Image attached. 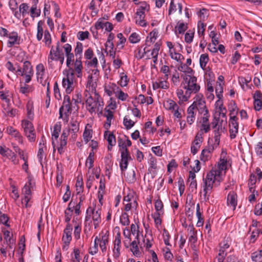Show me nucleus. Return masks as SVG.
Segmentation results:
<instances>
[{
  "instance_id": "nucleus-1",
  "label": "nucleus",
  "mask_w": 262,
  "mask_h": 262,
  "mask_svg": "<svg viewBox=\"0 0 262 262\" xmlns=\"http://www.w3.org/2000/svg\"><path fill=\"white\" fill-rule=\"evenodd\" d=\"M227 159H221L217 167L212 168L203 178L204 197L206 201L209 200L210 194L213 187H217L223 180V177L227 170Z\"/></svg>"
},
{
  "instance_id": "nucleus-2",
  "label": "nucleus",
  "mask_w": 262,
  "mask_h": 262,
  "mask_svg": "<svg viewBox=\"0 0 262 262\" xmlns=\"http://www.w3.org/2000/svg\"><path fill=\"white\" fill-rule=\"evenodd\" d=\"M74 68H73L71 66L69 68V72L67 73L66 77L62 79V84L63 87L66 89L67 94L71 93L74 89V73H75L77 77L81 78L82 76V70L83 66L81 61V57H76L74 62Z\"/></svg>"
},
{
  "instance_id": "nucleus-3",
  "label": "nucleus",
  "mask_w": 262,
  "mask_h": 262,
  "mask_svg": "<svg viewBox=\"0 0 262 262\" xmlns=\"http://www.w3.org/2000/svg\"><path fill=\"white\" fill-rule=\"evenodd\" d=\"M86 110L91 114L96 112L102 113L104 103L98 94L89 96L85 100Z\"/></svg>"
},
{
  "instance_id": "nucleus-4",
  "label": "nucleus",
  "mask_w": 262,
  "mask_h": 262,
  "mask_svg": "<svg viewBox=\"0 0 262 262\" xmlns=\"http://www.w3.org/2000/svg\"><path fill=\"white\" fill-rule=\"evenodd\" d=\"M183 88L186 90L187 94H195L200 89V86L197 83V78L193 74H182Z\"/></svg>"
},
{
  "instance_id": "nucleus-5",
  "label": "nucleus",
  "mask_w": 262,
  "mask_h": 262,
  "mask_svg": "<svg viewBox=\"0 0 262 262\" xmlns=\"http://www.w3.org/2000/svg\"><path fill=\"white\" fill-rule=\"evenodd\" d=\"M34 186V183L32 182L31 179L28 178V181L22 189L21 194L23 198L21 199L22 203H25L26 208L30 207L32 205L30 203L32 199L31 189H33Z\"/></svg>"
},
{
  "instance_id": "nucleus-6",
  "label": "nucleus",
  "mask_w": 262,
  "mask_h": 262,
  "mask_svg": "<svg viewBox=\"0 0 262 262\" xmlns=\"http://www.w3.org/2000/svg\"><path fill=\"white\" fill-rule=\"evenodd\" d=\"M74 104V103L71 101L70 96L68 95H65L62 105L59 108V118H61L63 114L66 117V121H68V117L72 112V108H75Z\"/></svg>"
},
{
  "instance_id": "nucleus-7",
  "label": "nucleus",
  "mask_w": 262,
  "mask_h": 262,
  "mask_svg": "<svg viewBox=\"0 0 262 262\" xmlns=\"http://www.w3.org/2000/svg\"><path fill=\"white\" fill-rule=\"evenodd\" d=\"M21 126L25 135L29 141L34 142L36 139V134L32 123L28 120H23L21 121Z\"/></svg>"
},
{
  "instance_id": "nucleus-8",
  "label": "nucleus",
  "mask_w": 262,
  "mask_h": 262,
  "mask_svg": "<svg viewBox=\"0 0 262 262\" xmlns=\"http://www.w3.org/2000/svg\"><path fill=\"white\" fill-rule=\"evenodd\" d=\"M190 106L192 107L193 109L195 111L197 110L201 114L204 113H206V114L208 112L206 107L205 99L203 95L201 94L196 95L195 97V100Z\"/></svg>"
},
{
  "instance_id": "nucleus-9",
  "label": "nucleus",
  "mask_w": 262,
  "mask_h": 262,
  "mask_svg": "<svg viewBox=\"0 0 262 262\" xmlns=\"http://www.w3.org/2000/svg\"><path fill=\"white\" fill-rule=\"evenodd\" d=\"M79 130V123L76 120H74L72 119L70 124H69L68 128L64 129L63 132H66L67 135H69L71 134V137L70 140L74 141L77 137V133Z\"/></svg>"
},
{
  "instance_id": "nucleus-10",
  "label": "nucleus",
  "mask_w": 262,
  "mask_h": 262,
  "mask_svg": "<svg viewBox=\"0 0 262 262\" xmlns=\"http://www.w3.org/2000/svg\"><path fill=\"white\" fill-rule=\"evenodd\" d=\"M64 55L62 50L60 47V43L58 41L56 47L54 48L53 46L51 47L49 55L48 57V62L50 66H51L54 60H57L58 58Z\"/></svg>"
},
{
  "instance_id": "nucleus-11",
  "label": "nucleus",
  "mask_w": 262,
  "mask_h": 262,
  "mask_svg": "<svg viewBox=\"0 0 262 262\" xmlns=\"http://www.w3.org/2000/svg\"><path fill=\"white\" fill-rule=\"evenodd\" d=\"M86 213L92 214V218L94 222L95 228H97L101 221L100 210L98 209L96 210L95 207H92L89 206L86 209Z\"/></svg>"
},
{
  "instance_id": "nucleus-12",
  "label": "nucleus",
  "mask_w": 262,
  "mask_h": 262,
  "mask_svg": "<svg viewBox=\"0 0 262 262\" xmlns=\"http://www.w3.org/2000/svg\"><path fill=\"white\" fill-rule=\"evenodd\" d=\"M63 48L64 49L67 58V66L68 68H70V66L73 64V62L74 61V55L72 53H71L72 46L69 43H66L63 46Z\"/></svg>"
},
{
  "instance_id": "nucleus-13",
  "label": "nucleus",
  "mask_w": 262,
  "mask_h": 262,
  "mask_svg": "<svg viewBox=\"0 0 262 262\" xmlns=\"http://www.w3.org/2000/svg\"><path fill=\"white\" fill-rule=\"evenodd\" d=\"M169 84L167 79L164 77H159L157 81L152 82V88L156 90L158 89L167 90L169 88Z\"/></svg>"
},
{
  "instance_id": "nucleus-14",
  "label": "nucleus",
  "mask_w": 262,
  "mask_h": 262,
  "mask_svg": "<svg viewBox=\"0 0 262 262\" xmlns=\"http://www.w3.org/2000/svg\"><path fill=\"white\" fill-rule=\"evenodd\" d=\"M7 37L9 39L7 43L8 48H12L20 43V37L16 32L13 31L9 33Z\"/></svg>"
},
{
  "instance_id": "nucleus-15",
  "label": "nucleus",
  "mask_w": 262,
  "mask_h": 262,
  "mask_svg": "<svg viewBox=\"0 0 262 262\" xmlns=\"http://www.w3.org/2000/svg\"><path fill=\"white\" fill-rule=\"evenodd\" d=\"M121 158L119 165L121 171H123L127 168L128 162L132 160V158L129 152H126V150L121 152Z\"/></svg>"
},
{
  "instance_id": "nucleus-16",
  "label": "nucleus",
  "mask_w": 262,
  "mask_h": 262,
  "mask_svg": "<svg viewBox=\"0 0 262 262\" xmlns=\"http://www.w3.org/2000/svg\"><path fill=\"white\" fill-rule=\"evenodd\" d=\"M36 76L37 81L42 85L45 86L47 81L44 80L45 74V68L42 63H40L36 66Z\"/></svg>"
},
{
  "instance_id": "nucleus-17",
  "label": "nucleus",
  "mask_w": 262,
  "mask_h": 262,
  "mask_svg": "<svg viewBox=\"0 0 262 262\" xmlns=\"http://www.w3.org/2000/svg\"><path fill=\"white\" fill-rule=\"evenodd\" d=\"M229 127L230 137L231 139H233L236 138L238 132V120L234 119L229 120Z\"/></svg>"
},
{
  "instance_id": "nucleus-18",
  "label": "nucleus",
  "mask_w": 262,
  "mask_h": 262,
  "mask_svg": "<svg viewBox=\"0 0 262 262\" xmlns=\"http://www.w3.org/2000/svg\"><path fill=\"white\" fill-rule=\"evenodd\" d=\"M73 228L71 225L67 224L66 228L63 231V235L62 236V241L63 243H70L72 239V231Z\"/></svg>"
},
{
  "instance_id": "nucleus-19",
  "label": "nucleus",
  "mask_w": 262,
  "mask_h": 262,
  "mask_svg": "<svg viewBox=\"0 0 262 262\" xmlns=\"http://www.w3.org/2000/svg\"><path fill=\"white\" fill-rule=\"evenodd\" d=\"M6 132L9 135L15 138L19 143H23V137L17 129L12 126H9L7 128Z\"/></svg>"
},
{
  "instance_id": "nucleus-20",
  "label": "nucleus",
  "mask_w": 262,
  "mask_h": 262,
  "mask_svg": "<svg viewBox=\"0 0 262 262\" xmlns=\"http://www.w3.org/2000/svg\"><path fill=\"white\" fill-rule=\"evenodd\" d=\"M223 121L222 120L220 122V125L217 127L216 128H214V139L215 142L217 144H220V137L222 133L224 132L225 128L222 126V123Z\"/></svg>"
},
{
  "instance_id": "nucleus-21",
  "label": "nucleus",
  "mask_w": 262,
  "mask_h": 262,
  "mask_svg": "<svg viewBox=\"0 0 262 262\" xmlns=\"http://www.w3.org/2000/svg\"><path fill=\"white\" fill-rule=\"evenodd\" d=\"M187 230L189 232L188 241L189 242L194 244L197 241L196 231L192 224L189 225Z\"/></svg>"
},
{
  "instance_id": "nucleus-22",
  "label": "nucleus",
  "mask_w": 262,
  "mask_h": 262,
  "mask_svg": "<svg viewBox=\"0 0 262 262\" xmlns=\"http://www.w3.org/2000/svg\"><path fill=\"white\" fill-rule=\"evenodd\" d=\"M227 204L235 208L237 205V195L234 191H230L227 196Z\"/></svg>"
},
{
  "instance_id": "nucleus-23",
  "label": "nucleus",
  "mask_w": 262,
  "mask_h": 262,
  "mask_svg": "<svg viewBox=\"0 0 262 262\" xmlns=\"http://www.w3.org/2000/svg\"><path fill=\"white\" fill-rule=\"evenodd\" d=\"M104 137L107 139L108 143V149L111 150L112 146L116 144V138L113 133H111L108 131H105L104 133Z\"/></svg>"
},
{
  "instance_id": "nucleus-24",
  "label": "nucleus",
  "mask_w": 262,
  "mask_h": 262,
  "mask_svg": "<svg viewBox=\"0 0 262 262\" xmlns=\"http://www.w3.org/2000/svg\"><path fill=\"white\" fill-rule=\"evenodd\" d=\"M97 84L96 81L93 79L92 76H89L88 77V80L87 81L86 89L88 91L91 92L92 93H94V95L97 94L96 90Z\"/></svg>"
},
{
  "instance_id": "nucleus-25",
  "label": "nucleus",
  "mask_w": 262,
  "mask_h": 262,
  "mask_svg": "<svg viewBox=\"0 0 262 262\" xmlns=\"http://www.w3.org/2000/svg\"><path fill=\"white\" fill-rule=\"evenodd\" d=\"M101 233L103 234V235L102 236L100 240V247L102 252H104L106 251V245L108 242L109 232L108 231H106L105 233H104L102 231Z\"/></svg>"
},
{
  "instance_id": "nucleus-26",
  "label": "nucleus",
  "mask_w": 262,
  "mask_h": 262,
  "mask_svg": "<svg viewBox=\"0 0 262 262\" xmlns=\"http://www.w3.org/2000/svg\"><path fill=\"white\" fill-rule=\"evenodd\" d=\"M195 111L193 109L192 107L189 106L187 111V122L191 125L195 119Z\"/></svg>"
},
{
  "instance_id": "nucleus-27",
  "label": "nucleus",
  "mask_w": 262,
  "mask_h": 262,
  "mask_svg": "<svg viewBox=\"0 0 262 262\" xmlns=\"http://www.w3.org/2000/svg\"><path fill=\"white\" fill-rule=\"evenodd\" d=\"M68 136L69 135H67V133L66 132H62V133L60 137L59 146L57 148L58 151L60 154H61L63 152V148L67 145V138Z\"/></svg>"
},
{
  "instance_id": "nucleus-28",
  "label": "nucleus",
  "mask_w": 262,
  "mask_h": 262,
  "mask_svg": "<svg viewBox=\"0 0 262 262\" xmlns=\"http://www.w3.org/2000/svg\"><path fill=\"white\" fill-rule=\"evenodd\" d=\"M231 245V242L227 239H224L220 244V249L219 253L227 255L226 250L228 249Z\"/></svg>"
},
{
  "instance_id": "nucleus-29",
  "label": "nucleus",
  "mask_w": 262,
  "mask_h": 262,
  "mask_svg": "<svg viewBox=\"0 0 262 262\" xmlns=\"http://www.w3.org/2000/svg\"><path fill=\"white\" fill-rule=\"evenodd\" d=\"M61 125L60 123H59V124L56 123L54 126V130L52 133V145L54 147L55 146L54 139L55 140H57V139L59 137V133L61 131Z\"/></svg>"
},
{
  "instance_id": "nucleus-30",
  "label": "nucleus",
  "mask_w": 262,
  "mask_h": 262,
  "mask_svg": "<svg viewBox=\"0 0 262 262\" xmlns=\"http://www.w3.org/2000/svg\"><path fill=\"white\" fill-rule=\"evenodd\" d=\"M164 107L169 111H174V110L179 109L178 105L172 100L168 99L164 103Z\"/></svg>"
},
{
  "instance_id": "nucleus-31",
  "label": "nucleus",
  "mask_w": 262,
  "mask_h": 262,
  "mask_svg": "<svg viewBox=\"0 0 262 262\" xmlns=\"http://www.w3.org/2000/svg\"><path fill=\"white\" fill-rule=\"evenodd\" d=\"M196 215L198 219L196 223V226L201 227L204 224V218L202 217V212L200 211V206L199 204H197L196 205Z\"/></svg>"
},
{
  "instance_id": "nucleus-32",
  "label": "nucleus",
  "mask_w": 262,
  "mask_h": 262,
  "mask_svg": "<svg viewBox=\"0 0 262 262\" xmlns=\"http://www.w3.org/2000/svg\"><path fill=\"white\" fill-rule=\"evenodd\" d=\"M158 36V32L155 30L151 32L146 40V45L150 46L151 43L155 42Z\"/></svg>"
},
{
  "instance_id": "nucleus-33",
  "label": "nucleus",
  "mask_w": 262,
  "mask_h": 262,
  "mask_svg": "<svg viewBox=\"0 0 262 262\" xmlns=\"http://www.w3.org/2000/svg\"><path fill=\"white\" fill-rule=\"evenodd\" d=\"M164 206L161 200H157L155 202V208L156 212L155 213L164 214Z\"/></svg>"
},
{
  "instance_id": "nucleus-34",
  "label": "nucleus",
  "mask_w": 262,
  "mask_h": 262,
  "mask_svg": "<svg viewBox=\"0 0 262 262\" xmlns=\"http://www.w3.org/2000/svg\"><path fill=\"white\" fill-rule=\"evenodd\" d=\"M178 69L184 73L183 74H193V71L190 68H189L187 65L183 64L182 62L181 65L178 68Z\"/></svg>"
},
{
  "instance_id": "nucleus-35",
  "label": "nucleus",
  "mask_w": 262,
  "mask_h": 262,
  "mask_svg": "<svg viewBox=\"0 0 262 262\" xmlns=\"http://www.w3.org/2000/svg\"><path fill=\"white\" fill-rule=\"evenodd\" d=\"M23 73H21V76H23L24 74H28L31 73L32 74L33 73L32 67L31 65V63L28 61H25L24 62V66L23 68Z\"/></svg>"
},
{
  "instance_id": "nucleus-36",
  "label": "nucleus",
  "mask_w": 262,
  "mask_h": 262,
  "mask_svg": "<svg viewBox=\"0 0 262 262\" xmlns=\"http://www.w3.org/2000/svg\"><path fill=\"white\" fill-rule=\"evenodd\" d=\"M130 250L133 252V254L138 257L140 255V252L139 250V248L138 246V242L136 241H134L130 244Z\"/></svg>"
},
{
  "instance_id": "nucleus-37",
  "label": "nucleus",
  "mask_w": 262,
  "mask_h": 262,
  "mask_svg": "<svg viewBox=\"0 0 262 262\" xmlns=\"http://www.w3.org/2000/svg\"><path fill=\"white\" fill-rule=\"evenodd\" d=\"M43 24V22L41 20H39L37 24V33L36 37L38 41H40L42 38V36L43 34V30L42 28V26Z\"/></svg>"
},
{
  "instance_id": "nucleus-38",
  "label": "nucleus",
  "mask_w": 262,
  "mask_h": 262,
  "mask_svg": "<svg viewBox=\"0 0 262 262\" xmlns=\"http://www.w3.org/2000/svg\"><path fill=\"white\" fill-rule=\"evenodd\" d=\"M177 95L179 100L182 101H186L188 100L191 94H184L183 91L181 89H178L177 91Z\"/></svg>"
},
{
  "instance_id": "nucleus-39",
  "label": "nucleus",
  "mask_w": 262,
  "mask_h": 262,
  "mask_svg": "<svg viewBox=\"0 0 262 262\" xmlns=\"http://www.w3.org/2000/svg\"><path fill=\"white\" fill-rule=\"evenodd\" d=\"M209 61L208 55L207 54H203L200 56V64L203 70L205 69L206 66Z\"/></svg>"
},
{
  "instance_id": "nucleus-40",
  "label": "nucleus",
  "mask_w": 262,
  "mask_h": 262,
  "mask_svg": "<svg viewBox=\"0 0 262 262\" xmlns=\"http://www.w3.org/2000/svg\"><path fill=\"white\" fill-rule=\"evenodd\" d=\"M251 258L254 261L262 262V250L253 252Z\"/></svg>"
},
{
  "instance_id": "nucleus-41",
  "label": "nucleus",
  "mask_w": 262,
  "mask_h": 262,
  "mask_svg": "<svg viewBox=\"0 0 262 262\" xmlns=\"http://www.w3.org/2000/svg\"><path fill=\"white\" fill-rule=\"evenodd\" d=\"M120 221L123 226L128 225L130 221L128 214L126 212L122 213L120 217Z\"/></svg>"
},
{
  "instance_id": "nucleus-42",
  "label": "nucleus",
  "mask_w": 262,
  "mask_h": 262,
  "mask_svg": "<svg viewBox=\"0 0 262 262\" xmlns=\"http://www.w3.org/2000/svg\"><path fill=\"white\" fill-rule=\"evenodd\" d=\"M203 133L202 131H200L197 133V134L195 135L194 140L193 142H192L193 144H194L196 145H200L202 143L203 141Z\"/></svg>"
},
{
  "instance_id": "nucleus-43",
  "label": "nucleus",
  "mask_w": 262,
  "mask_h": 262,
  "mask_svg": "<svg viewBox=\"0 0 262 262\" xmlns=\"http://www.w3.org/2000/svg\"><path fill=\"white\" fill-rule=\"evenodd\" d=\"M125 178L128 183H133L136 181V174L134 170L128 172L125 176Z\"/></svg>"
},
{
  "instance_id": "nucleus-44",
  "label": "nucleus",
  "mask_w": 262,
  "mask_h": 262,
  "mask_svg": "<svg viewBox=\"0 0 262 262\" xmlns=\"http://www.w3.org/2000/svg\"><path fill=\"white\" fill-rule=\"evenodd\" d=\"M139 226L138 225H135L132 224L130 226V233H132L134 235H136V239L138 241L139 236Z\"/></svg>"
},
{
  "instance_id": "nucleus-45",
  "label": "nucleus",
  "mask_w": 262,
  "mask_h": 262,
  "mask_svg": "<svg viewBox=\"0 0 262 262\" xmlns=\"http://www.w3.org/2000/svg\"><path fill=\"white\" fill-rule=\"evenodd\" d=\"M45 45L49 47L52 42L51 34L48 30H45L44 32L43 40Z\"/></svg>"
},
{
  "instance_id": "nucleus-46",
  "label": "nucleus",
  "mask_w": 262,
  "mask_h": 262,
  "mask_svg": "<svg viewBox=\"0 0 262 262\" xmlns=\"http://www.w3.org/2000/svg\"><path fill=\"white\" fill-rule=\"evenodd\" d=\"M211 154L204 148L201 152V154L200 155V159L201 161L206 162L211 158Z\"/></svg>"
},
{
  "instance_id": "nucleus-47",
  "label": "nucleus",
  "mask_w": 262,
  "mask_h": 262,
  "mask_svg": "<svg viewBox=\"0 0 262 262\" xmlns=\"http://www.w3.org/2000/svg\"><path fill=\"white\" fill-rule=\"evenodd\" d=\"M123 124L127 129L131 128L135 124V122L127 116H125L123 119Z\"/></svg>"
},
{
  "instance_id": "nucleus-48",
  "label": "nucleus",
  "mask_w": 262,
  "mask_h": 262,
  "mask_svg": "<svg viewBox=\"0 0 262 262\" xmlns=\"http://www.w3.org/2000/svg\"><path fill=\"white\" fill-rule=\"evenodd\" d=\"M170 55L172 59H173L178 62L179 61L181 62L182 60L184 59V57L182 54L177 53L174 51L170 52Z\"/></svg>"
},
{
  "instance_id": "nucleus-49",
  "label": "nucleus",
  "mask_w": 262,
  "mask_h": 262,
  "mask_svg": "<svg viewBox=\"0 0 262 262\" xmlns=\"http://www.w3.org/2000/svg\"><path fill=\"white\" fill-rule=\"evenodd\" d=\"M128 40L132 43H138L140 40V35L136 32L133 33L129 36Z\"/></svg>"
},
{
  "instance_id": "nucleus-50",
  "label": "nucleus",
  "mask_w": 262,
  "mask_h": 262,
  "mask_svg": "<svg viewBox=\"0 0 262 262\" xmlns=\"http://www.w3.org/2000/svg\"><path fill=\"white\" fill-rule=\"evenodd\" d=\"M47 150V148H44L42 147H39L38 151L37 154V158L38 159L39 163L42 165V160L46 158V155L45 151Z\"/></svg>"
},
{
  "instance_id": "nucleus-51",
  "label": "nucleus",
  "mask_w": 262,
  "mask_h": 262,
  "mask_svg": "<svg viewBox=\"0 0 262 262\" xmlns=\"http://www.w3.org/2000/svg\"><path fill=\"white\" fill-rule=\"evenodd\" d=\"M72 102L74 101V104L77 105V104L82 102V95L80 92H76L72 98Z\"/></svg>"
},
{
  "instance_id": "nucleus-52",
  "label": "nucleus",
  "mask_w": 262,
  "mask_h": 262,
  "mask_svg": "<svg viewBox=\"0 0 262 262\" xmlns=\"http://www.w3.org/2000/svg\"><path fill=\"white\" fill-rule=\"evenodd\" d=\"M118 146L120 147V151L122 152L123 151H125L126 152H129L126 145L125 141H124L123 139L121 138H119L118 140Z\"/></svg>"
},
{
  "instance_id": "nucleus-53",
  "label": "nucleus",
  "mask_w": 262,
  "mask_h": 262,
  "mask_svg": "<svg viewBox=\"0 0 262 262\" xmlns=\"http://www.w3.org/2000/svg\"><path fill=\"white\" fill-rule=\"evenodd\" d=\"M175 28L177 29L179 34H182L184 33L187 29V25L186 24L178 22Z\"/></svg>"
},
{
  "instance_id": "nucleus-54",
  "label": "nucleus",
  "mask_w": 262,
  "mask_h": 262,
  "mask_svg": "<svg viewBox=\"0 0 262 262\" xmlns=\"http://www.w3.org/2000/svg\"><path fill=\"white\" fill-rule=\"evenodd\" d=\"M144 52H143L142 51V49L140 48H138L135 51V56L138 58V59H141L143 56L148 51V50H146V48H144Z\"/></svg>"
},
{
  "instance_id": "nucleus-55",
  "label": "nucleus",
  "mask_w": 262,
  "mask_h": 262,
  "mask_svg": "<svg viewBox=\"0 0 262 262\" xmlns=\"http://www.w3.org/2000/svg\"><path fill=\"white\" fill-rule=\"evenodd\" d=\"M161 215H163V214H160L159 213H154L152 215V216L154 219L156 227L157 228H158L159 226H160L162 223V220L160 217Z\"/></svg>"
},
{
  "instance_id": "nucleus-56",
  "label": "nucleus",
  "mask_w": 262,
  "mask_h": 262,
  "mask_svg": "<svg viewBox=\"0 0 262 262\" xmlns=\"http://www.w3.org/2000/svg\"><path fill=\"white\" fill-rule=\"evenodd\" d=\"M9 217L7 215L3 213L0 211V223L5 225L7 227H10V225L8 224Z\"/></svg>"
},
{
  "instance_id": "nucleus-57",
  "label": "nucleus",
  "mask_w": 262,
  "mask_h": 262,
  "mask_svg": "<svg viewBox=\"0 0 262 262\" xmlns=\"http://www.w3.org/2000/svg\"><path fill=\"white\" fill-rule=\"evenodd\" d=\"M27 117L30 120H32L34 117L33 106L32 104L28 103L27 105Z\"/></svg>"
},
{
  "instance_id": "nucleus-58",
  "label": "nucleus",
  "mask_w": 262,
  "mask_h": 262,
  "mask_svg": "<svg viewBox=\"0 0 262 262\" xmlns=\"http://www.w3.org/2000/svg\"><path fill=\"white\" fill-rule=\"evenodd\" d=\"M32 91L31 87L28 84L21 85L19 89V92L24 94H27Z\"/></svg>"
},
{
  "instance_id": "nucleus-59",
  "label": "nucleus",
  "mask_w": 262,
  "mask_h": 262,
  "mask_svg": "<svg viewBox=\"0 0 262 262\" xmlns=\"http://www.w3.org/2000/svg\"><path fill=\"white\" fill-rule=\"evenodd\" d=\"M223 92V88L221 83H219L216 84L215 87L216 95L219 99L222 97V93Z\"/></svg>"
},
{
  "instance_id": "nucleus-60",
  "label": "nucleus",
  "mask_w": 262,
  "mask_h": 262,
  "mask_svg": "<svg viewBox=\"0 0 262 262\" xmlns=\"http://www.w3.org/2000/svg\"><path fill=\"white\" fill-rule=\"evenodd\" d=\"M208 10L205 8H203L198 12V15L200 17L201 20H205V19L208 17V14L207 13Z\"/></svg>"
},
{
  "instance_id": "nucleus-61",
  "label": "nucleus",
  "mask_w": 262,
  "mask_h": 262,
  "mask_svg": "<svg viewBox=\"0 0 262 262\" xmlns=\"http://www.w3.org/2000/svg\"><path fill=\"white\" fill-rule=\"evenodd\" d=\"M205 27L206 25L204 23H203L201 20L198 22V32L199 35H204Z\"/></svg>"
},
{
  "instance_id": "nucleus-62",
  "label": "nucleus",
  "mask_w": 262,
  "mask_h": 262,
  "mask_svg": "<svg viewBox=\"0 0 262 262\" xmlns=\"http://www.w3.org/2000/svg\"><path fill=\"white\" fill-rule=\"evenodd\" d=\"M163 237L165 244L167 246L170 245L169 239L170 236L168 231L165 229H164L163 230Z\"/></svg>"
},
{
  "instance_id": "nucleus-63",
  "label": "nucleus",
  "mask_w": 262,
  "mask_h": 262,
  "mask_svg": "<svg viewBox=\"0 0 262 262\" xmlns=\"http://www.w3.org/2000/svg\"><path fill=\"white\" fill-rule=\"evenodd\" d=\"M82 44L80 42H77L76 47L74 50L75 54L77 57H78V55H79V57H81V54L82 52Z\"/></svg>"
},
{
  "instance_id": "nucleus-64",
  "label": "nucleus",
  "mask_w": 262,
  "mask_h": 262,
  "mask_svg": "<svg viewBox=\"0 0 262 262\" xmlns=\"http://www.w3.org/2000/svg\"><path fill=\"white\" fill-rule=\"evenodd\" d=\"M179 190L180 195H182L185 190L184 182L182 178L180 177L178 180Z\"/></svg>"
}]
</instances>
